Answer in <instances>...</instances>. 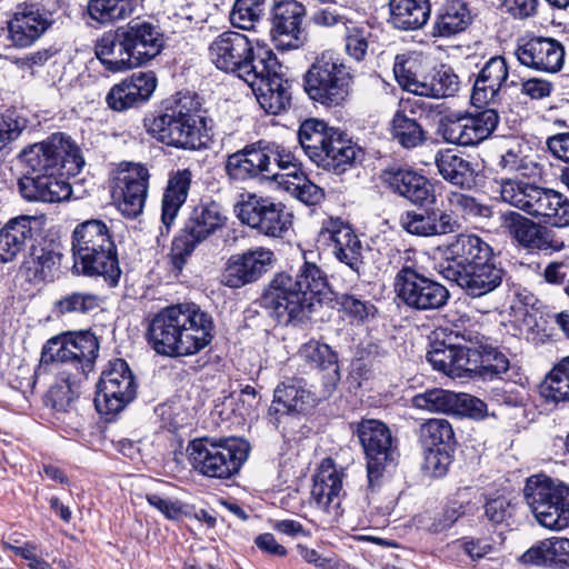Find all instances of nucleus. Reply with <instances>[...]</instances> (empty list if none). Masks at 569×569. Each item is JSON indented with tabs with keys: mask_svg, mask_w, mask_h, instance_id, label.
I'll return each mask as SVG.
<instances>
[{
	"mask_svg": "<svg viewBox=\"0 0 569 569\" xmlns=\"http://www.w3.org/2000/svg\"><path fill=\"white\" fill-rule=\"evenodd\" d=\"M439 272L473 298L495 291L505 276L492 248L480 237L467 233L456 236L445 247Z\"/></svg>",
	"mask_w": 569,
	"mask_h": 569,
	"instance_id": "obj_1",
	"label": "nucleus"
},
{
	"mask_svg": "<svg viewBox=\"0 0 569 569\" xmlns=\"http://www.w3.org/2000/svg\"><path fill=\"white\" fill-rule=\"evenodd\" d=\"M212 318L196 305L166 307L149 322L147 337L151 348L162 356L182 357L199 352L212 340Z\"/></svg>",
	"mask_w": 569,
	"mask_h": 569,
	"instance_id": "obj_2",
	"label": "nucleus"
},
{
	"mask_svg": "<svg viewBox=\"0 0 569 569\" xmlns=\"http://www.w3.org/2000/svg\"><path fill=\"white\" fill-rule=\"evenodd\" d=\"M200 107L196 96H180L171 108L147 123L148 132L158 141L174 148H204L208 133Z\"/></svg>",
	"mask_w": 569,
	"mask_h": 569,
	"instance_id": "obj_3",
	"label": "nucleus"
},
{
	"mask_svg": "<svg viewBox=\"0 0 569 569\" xmlns=\"http://www.w3.org/2000/svg\"><path fill=\"white\" fill-rule=\"evenodd\" d=\"M499 192L503 202L540 222L556 228L569 226V200L553 189L520 180L502 179L499 182Z\"/></svg>",
	"mask_w": 569,
	"mask_h": 569,
	"instance_id": "obj_4",
	"label": "nucleus"
},
{
	"mask_svg": "<svg viewBox=\"0 0 569 569\" xmlns=\"http://www.w3.org/2000/svg\"><path fill=\"white\" fill-rule=\"evenodd\" d=\"M250 446L241 438L193 439L187 446V457L199 473L217 479L237 475L248 459Z\"/></svg>",
	"mask_w": 569,
	"mask_h": 569,
	"instance_id": "obj_5",
	"label": "nucleus"
},
{
	"mask_svg": "<svg viewBox=\"0 0 569 569\" xmlns=\"http://www.w3.org/2000/svg\"><path fill=\"white\" fill-rule=\"evenodd\" d=\"M99 341L90 331H70L49 339L42 348L41 365H60L61 373H72L83 380L92 371Z\"/></svg>",
	"mask_w": 569,
	"mask_h": 569,
	"instance_id": "obj_6",
	"label": "nucleus"
},
{
	"mask_svg": "<svg viewBox=\"0 0 569 569\" xmlns=\"http://www.w3.org/2000/svg\"><path fill=\"white\" fill-rule=\"evenodd\" d=\"M525 499L536 520L550 530L569 527V486L545 475L528 478Z\"/></svg>",
	"mask_w": 569,
	"mask_h": 569,
	"instance_id": "obj_7",
	"label": "nucleus"
},
{
	"mask_svg": "<svg viewBox=\"0 0 569 569\" xmlns=\"http://www.w3.org/2000/svg\"><path fill=\"white\" fill-rule=\"evenodd\" d=\"M352 76L339 53L325 50L305 76V90L316 102L339 106L349 94Z\"/></svg>",
	"mask_w": 569,
	"mask_h": 569,
	"instance_id": "obj_8",
	"label": "nucleus"
},
{
	"mask_svg": "<svg viewBox=\"0 0 569 569\" xmlns=\"http://www.w3.org/2000/svg\"><path fill=\"white\" fill-rule=\"evenodd\" d=\"M21 161L33 174H78L84 166V158L74 141L62 132L52 133L46 140L24 149Z\"/></svg>",
	"mask_w": 569,
	"mask_h": 569,
	"instance_id": "obj_9",
	"label": "nucleus"
},
{
	"mask_svg": "<svg viewBox=\"0 0 569 569\" xmlns=\"http://www.w3.org/2000/svg\"><path fill=\"white\" fill-rule=\"evenodd\" d=\"M244 72L246 82L266 112L280 114L290 107V83L284 78L281 63L271 50L264 51V61H258Z\"/></svg>",
	"mask_w": 569,
	"mask_h": 569,
	"instance_id": "obj_10",
	"label": "nucleus"
},
{
	"mask_svg": "<svg viewBox=\"0 0 569 569\" xmlns=\"http://www.w3.org/2000/svg\"><path fill=\"white\" fill-rule=\"evenodd\" d=\"M393 288L405 306L418 311L438 310L447 305L450 297L443 284L425 276L408 261L397 272Z\"/></svg>",
	"mask_w": 569,
	"mask_h": 569,
	"instance_id": "obj_11",
	"label": "nucleus"
},
{
	"mask_svg": "<svg viewBox=\"0 0 569 569\" xmlns=\"http://www.w3.org/2000/svg\"><path fill=\"white\" fill-rule=\"evenodd\" d=\"M357 435L365 451L370 488L379 483L383 473L396 466L398 450L391 431L377 419H363L358 423Z\"/></svg>",
	"mask_w": 569,
	"mask_h": 569,
	"instance_id": "obj_12",
	"label": "nucleus"
},
{
	"mask_svg": "<svg viewBox=\"0 0 569 569\" xmlns=\"http://www.w3.org/2000/svg\"><path fill=\"white\" fill-rule=\"evenodd\" d=\"M306 295L295 287L292 276L278 273L263 292L260 305L279 323H298L309 317L313 307Z\"/></svg>",
	"mask_w": 569,
	"mask_h": 569,
	"instance_id": "obj_13",
	"label": "nucleus"
},
{
	"mask_svg": "<svg viewBox=\"0 0 569 569\" xmlns=\"http://www.w3.org/2000/svg\"><path fill=\"white\" fill-rule=\"evenodd\" d=\"M137 383L128 363L116 359L109 363L97 386L94 406L102 416H114L136 397Z\"/></svg>",
	"mask_w": 569,
	"mask_h": 569,
	"instance_id": "obj_14",
	"label": "nucleus"
},
{
	"mask_svg": "<svg viewBox=\"0 0 569 569\" xmlns=\"http://www.w3.org/2000/svg\"><path fill=\"white\" fill-rule=\"evenodd\" d=\"M237 212L243 224L268 237L281 238L292 224V214L283 203L256 193H248Z\"/></svg>",
	"mask_w": 569,
	"mask_h": 569,
	"instance_id": "obj_15",
	"label": "nucleus"
},
{
	"mask_svg": "<svg viewBox=\"0 0 569 569\" xmlns=\"http://www.w3.org/2000/svg\"><path fill=\"white\" fill-rule=\"evenodd\" d=\"M499 123V114L493 108H488L475 113L448 116L441 122L442 138L460 146H475L496 130Z\"/></svg>",
	"mask_w": 569,
	"mask_h": 569,
	"instance_id": "obj_16",
	"label": "nucleus"
},
{
	"mask_svg": "<svg viewBox=\"0 0 569 569\" xmlns=\"http://www.w3.org/2000/svg\"><path fill=\"white\" fill-rule=\"evenodd\" d=\"M273 141L258 140L228 156L224 164L227 177L234 182L269 178L272 173L270 154Z\"/></svg>",
	"mask_w": 569,
	"mask_h": 569,
	"instance_id": "obj_17",
	"label": "nucleus"
},
{
	"mask_svg": "<svg viewBox=\"0 0 569 569\" xmlns=\"http://www.w3.org/2000/svg\"><path fill=\"white\" fill-rule=\"evenodd\" d=\"M63 0H27L16 7L8 21L9 36H43L56 23Z\"/></svg>",
	"mask_w": 569,
	"mask_h": 569,
	"instance_id": "obj_18",
	"label": "nucleus"
},
{
	"mask_svg": "<svg viewBox=\"0 0 569 569\" xmlns=\"http://www.w3.org/2000/svg\"><path fill=\"white\" fill-rule=\"evenodd\" d=\"M412 403L418 409L456 416L481 419L486 416L487 405L468 393H456L445 389H431L416 395Z\"/></svg>",
	"mask_w": 569,
	"mask_h": 569,
	"instance_id": "obj_19",
	"label": "nucleus"
},
{
	"mask_svg": "<svg viewBox=\"0 0 569 569\" xmlns=\"http://www.w3.org/2000/svg\"><path fill=\"white\" fill-rule=\"evenodd\" d=\"M149 170L140 163H129L119 170L114 197L118 208L128 218L138 217L144 207L149 186Z\"/></svg>",
	"mask_w": 569,
	"mask_h": 569,
	"instance_id": "obj_20",
	"label": "nucleus"
},
{
	"mask_svg": "<svg viewBox=\"0 0 569 569\" xmlns=\"http://www.w3.org/2000/svg\"><path fill=\"white\" fill-rule=\"evenodd\" d=\"M319 237L332 242L335 257L358 278L365 273L363 246L350 226L339 219H329L323 223Z\"/></svg>",
	"mask_w": 569,
	"mask_h": 569,
	"instance_id": "obj_21",
	"label": "nucleus"
},
{
	"mask_svg": "<svg viewBox=\"0 0 569 569\" xmlns=\"http://www.w3.org/2000/svg\"><path fill=\"white\" fill-rule=\"evenodd\" d=\"M400 227L416 237H439L457 232L461 223L452 211L440 208L407 210L400 214Z\"/></svg>",
	"mask_w": 569,
	"mask_h": 569,
	"instance_id": "obj_22",
	"label": "nucleus"
},
{
	"mask_svg": "<svg viewBox=\"0 0 569 569\" xmlns=\"http://www.w3.org/2000/svg\"><path fill=\"white\" fill-rule=\"evenodd\" d=\"M272 260L273 252L263 247L232 254L226 263L221 281L229 288H241L252 283L267 272Z\"/></svg>",
	"mask_w": 569,
	"mask_h": 569,
	"instance_id": "obj_23",
	"label": "nucleus"
},
{
	"mask_svg": "<svg viewBox=\"0 0 569 569\" xmlns=\"http://www.w3.org/2000/svg\"><path fill=\"white\" fill-rule=\"evenodd\" d=\"M264 51L253 56L249 38H219L210 46L211 59L217 68L236 72L244 82V70L251 69L258 61H264Z\"/></svg>",
	"mask_w": 569,
	"mask_h": 569,
	"instance_id": "obj_24",
	"label": "nucleus"
},
{
	"mask_svg": "<svg viewBox=\"0 0 569 569\" xmlns=\"http://www.w3.org/2000/svg\"><path fill=\"white\" fill-rule=\"evenodd\" d=\"M400 86L417 96L430 98L452 97L459 90L458 76L446 66L435 69L431 73L418 77L409 70L396 71Z\"/></svg>",
	"mask_w": 569,
	"mask_h": 569,
	"instance_id": "obj_25",
	"label": "nucleus"
},
{
	"mask_svg": "<svg viewBox=\"0 0 569 569\" xmlns=\"http://www.w3.org/2000/svg\"><path fill=\"white\" fill-rule=\"evenodd\" d=\"M502 226L520 246L527 249L558 251L563 247L551 230L518 212L503 213Z\"/></svg>",
	"mask_w": 569,
	"mask_h": 569,
	"instance_id": "obj_26",
	"label": "nucleus"
},
{
	"mask_svg": "<svg viewBox=\"0 0 569 569\" xmlns=\"http://www.w3.org/2000/svg\"><path fill=\"white\" fill-rule=\"evenodd\" d=\"M382 179L393 192L416 206L433 204L436 201L431 182L410 168H388L382 172Z\"/></svg>",
	"mask_w": 569,
	"mask_h": 569,
	"instance_id": "obj_27",
	"label": "nucleus"
},
{
	"mask_svg": "<svg viewBox=\"0 0 569 569\" xmlns=\"http://www.w3.org/2000/svg\"><path fill=\"white\" fill-rule=\"evenodd\" d=\"M18 188L27 201L58 203L70 198L72 189L62 172L23 176Z\"/></svg>",
	"mask_w": 569,
	"mask_h": 569,
	"instance_id": "obj_28",
	"label": "nucleus"
},
{
	"mask_svg": "<svg viewBox=\"0 0 569 569\" xmlns=\"http://www.w3.org/2000/svg\"><path fill=\"white\" fill-rule=\"evenodd\" d=\"M157 87L153 72H137L114 84L106 97L109 108L124 111L149 100Z\"/></svg>",
	"mask_w": 569,
	"mask_h": 569,
	"instance_id": "obj_29",
	"label": "nucleus"
},
{
	"mask_svg": "<svg viewBox=\"0 0 569 569\" xmlns=\"http://www.w3.org/2000/svg\"><path fill=\"white\" fill-rule=\"evenodd\" d=\"M519 62L546 72H557L563 63L565 50L553 38H529L516 50Z\"/></svg>",
	"mask_w": 569,
	"mask_h": 569,
	"instance_id": "obj_30",
	"label": "nucleus"
},
{
	"mask_svg": "<svg viewBox=\"0 0 569 569\" xmlns=\"http://www.w3.org/2000/svg\"><path fill=\"white\" fill-rule=\"evenodd\" d=\"M470 355L471 350H466L460 342L447 337L431 343L427 360L433 369L452 378H462L470 376Z\"/></svg>",
	"mask_w": 569,
	"mask_h": 569,
	"instance_id": "obj_31",
	"label": "nucleus"
},
{
	"mask_svg": "<svg viewBox=\"0 0 569 569\" xmlns=\"http://www.w3.org/2000/svg\"><path fill=\"white\" fill-rule=\"evenodd\" d=\"M509 76L503 57H491L480 70L471 93L476 107L496 104L501 100V91Z\"/></svg>",
	"mask_w": 569,
	"mask_h": 569,
	"instance_id": "obj_32",
	"label": "nucleus"
},
{
	"mask_svg": "<svg viewBox=\"0 0 569 569\" xmlns=\"http://www.w3.org/2000/svg\"><path fill=\"white\" fill-rule=\"evenodd\" d=\"M39 220L32 216H19L10 219L0 229V261L10 262L38 232Z\"/></svg>",
	"mask_w": 569,
	"mask_h": 569,
	"instance_id": "obj_33",
	"label": "nucleus"
},
{
	"mask_svg": "<svg viewBox=\"0 0 569 569\" xmlns=\"http://www.w3.org/2000/svg\"><path fill=\"white\" fill-rule=\"evenodd\" d=\"M88 257L77 256L74 258L73 269L76 272L91 277H103L111 286H116L121 269L113 241H110L109 246L94 247V251L88 250Z\"/></svg>",
	"mask_w": 569,
	"mask_h": 569,
	"instance_id": "obj_34",
	"label": "nucleus"
},
{
	"mask_svg": "<svg viewBox=\"0 0 569 569\" xmlns=\"http://www.w3.org/2000/svg\"><path fill=\"white\" fill-rule=\"evenodd\" d=\"M62 254L50 246L32 247L21 266V273L33 284L51 282L58 276Z\"/></svg>",
	"mask_w": 569,
	"mask_h": 569,
	"instance_id": "obj_35",
	"label": "nucleus"
},
{
	"mask_svg": "<svg viewBox=\"0 0 569 569\" xmlns=\"http://www.w3.org/2000/svg\"><path fill=\"white\" fill-rule=\"evenodd\" d=\"M315 398L306 383L299 379H290L277 386L270 415L300 413L313 406Z\"/></svg>",
	"mask_w": 569,
	"mask_h": 569,
	"instance_id": "obj_36",
	"label": "nucleus"
},
{
	"mask_svg": "<svg viewBox=\"0 0 569 569\" xmlns=\"http://www.w3.org/2000/svg\"><path fill=\"white\" fill-rule=\"evenodd\" d=\"M360 154L361 149L345 133L337 130L316 164L339 174L351 168Z\"/></svg>",
	"mask_w": 569,
	"mask_h": 569,
	"instance_id": "obj_37",
	"label": "nucleus"
},
{
	"mask_svg": "<svg viewBox=\"0 0 569 569\" xmlns=\"http://www.w3.org/2000/svg\"><path fill=\"white\" fill-rule=\"evenodd\" d=\"M343 473L339 471L331 459H325L315 477L311 495L317 505L325 509H336L340 505Z\"/></svg>",
	"mask_w": 569,
	"mask_h": 569,
	"instance_id": "obj_38",
	"label": "nucleus"
},
{
	"mask_svg": "<svg viewBox=\"0 0 569 569\" xmlns=\"http://www.w3.org/2000/svg\"><path fill=\"white\" fill-rule=\"evenodd\" d=\"M306 7L297 0L274 1L270 10V36H299L305 31Z\"/></svg>",
	"mask_w": 569,
	"mask_h": 569,
	"instance_id": "obj_39",
	"label": "nucleus"
},
{
	"mask_svg": "<svg viewBox=\"0 0 569 569\" xmlns=\"http://www.w3.org/2000/svg\"><path fill=\"white\" fill-rule=\"evenodd\" d=\"M227 217L221 206L214 201H206L197 204L186 223V231L194 242H201L209 236L221 229Z\"/></svg>",
	"mask_w": 569,
	"mask_h": 569,
	"instance_id": "obj_40",
	"label": "nucleus"
},
{
	"mask_svg": "<svg viewBox=\"0 0 569 569\" xmlns=\"http://www.w3.org/2000/svg\"><path fill=\"white\" fill-rule=\"evenodd\" d=\"M469 4L462 0H446L438 9L431 36H456L472 22Z\"/></svg>",
	"mask_w": 569,
	"mask_h": 569,
	"instance_id": "obj_41",
	"label": "nucleus"
},
{
	"mask_svg": "<svg viewBox=\"0 0 569 569\" xmlns=\"http://www.w3.org/2000/svg\"><path fill=\"white\" fill-rule=\"evenodd\" d=\"M389 22L398 30L415 31L429 20L431 4L429 0H389Z\"/></svg>",
	"mask_w": 569,
	"mask_h": 569,
	"instance_id": "obj_42",
	"label": "nucleus"
},
{
	"mask_svg": "<svg viewBox=\"0 0 569 569\" xmlns=\"http://www.w3.org/2000/svg\"><path fill=\"white\" fill-rule=\"evenodd\" d=\"M191 180L192 172L190 169H179L169 176L168 184L162 198L161 214V221L167 231L174 221L180 208L187 200Z\"/></svg>",
	"mask_w": 569,
	"mask_h": 569,
	"instance_id": "obj_43",
	"label": "nucleus"
},
{
	"mask_svg": "<svg viewBox=\"0 0 569 569\" xmlns=\"http://www.w3.org/2000/svg\"><path fill=\"white\" fill-rule=\"evenodd\" d=\"M436 166L440 176L452 184L471 188L476 183L478 163L450 150L439 152Z\"/></svg>",
	"mask_w": 569,
	"mask_h": 569,
	"instance_id": "obj_44",
	"label": "nucleus"
},
{
	"mask_svg": "<svg viewBox=\"0 0 569 569\" xmlns=\"http://www.w3.org/2000/svg\"><path fill=\"white\" fill-rule=\"evenodd\" d=\"M472 365H470V376H478L485 380L499 378L510 368V361L507 356L498 350L491 341L482 346V349H471Z\"/></svg>",
	"mask_w": 569,
	"mask_h": 569,
	"instance_id": "obj_45",
	"label": "nucleus"
},
{
	"mask_svg": "<svg viewBox=\"0 0 569 569\" xmlns=\"http://www.w3.org/2000/svg\"><path fill=\"white\" fill-rule=\"evenodd\" d=\"M112 241L107 224L98 219L83 221L72 231V252L77 256L88 257V250L94 251V247L109 246Z\"/></svg>",
	"mask_w": 569,
	"mask_h": 569,
	"instance_id": "obj_46",
	"label": "nucleus"
},
{
	"mask_svg": "<svg viewBox=\"0 0 569 569\" xmlns=\"http://www.w3.org/2000/svg\"><path fill=\"white\" fill-rule=\"evenodd\" d=\"M337 130L318 119H307L300 124L298 141L313 163L317 162Z\"/></svg>",
	"mask_w": 569,
	"mask_h": 569,
	"instance_id": "obj_47",
	"label": "nucleus"
},
{
	"mask_svg": "<svg viewBox=\"0 0 569 569\" xmlns=\"http://www.w3.org/2000/svg\"><path fill=\"white\" fill-rule=\"evenodd\" d=\"M522 559L535 565L569 567V539L552 537L527 550Z\"/></svg>",
	"mask_w": 569,
	"mask_h": 569,
	"instance_id": "obj_48",
	"label": "nucleus"
},
{
	"mask_svg": "<svg viewBox=\"0 0 569 569\" xmlns=\"http://www.w3.org/2000/svg\"><path fill=\"white\" fill-rule=\"evenodd\" d=\"M133 0H89L88 14L100 26L113 24L129 18L134 11Z\"/></svg>",
	"mask_w": 569,
	"mask_h": 569,
	"instance_id": "obj_49",
	"label": "nucleus"
},
{
	"mask_svg": "<svg viewBox=\"0 0 569 569\" xmlns=\"http://www.w3.org/2000/svg\"><path fill=\"white\" fill-rule=\"evenodd\" d=\"M266 0H236L230 12L231 24L240 30L257 31V24L263 20Z\"/></svg>",
	"mask_w": 569,
	"mask_h": 569,
	"instance_id": "obj_50",
	"label": "nucleus"
},
{
	"mask_svg": "<svg viewBox=\"0 0 569 569\" xmlns=\"http://www.w3.org/2000/svg\"><path fill=\"white\" fill-rule=\"evenodd\" d=\"M541 395L550 401H569V356L562 358L541 386Z\"/></svg>",
	"mask_w": 569,
	"mask_h": 569,
	"instance_id": "obj_51",
	"label": "nucleus"
},
{
	"mask_svg": "<svg viewBox=\"0 0 569 569\" xmlns=\"http://www.w3.org/2000/svg\"><path fill=\"white\" fill-rule=\"evenodd\" d=\"M295 287L305 291L313 306L315 301L319 302L317 296L323 293L328 286L325 272L315 263L305 258L303 263L299 267L293 277Z\"/></svg>",
	"mask_w": 569,
	"mask_h": 569,
	"instance_id": "obj_52",
	"label": "nucleus"
},
{
	"mask_svg": "<svg viewBox=\"0 0 569 569\" xmlns=\"http://www.w3.org/2000/svg\"><path fill=\"white\" fill-rule=\"evenodd\" d=\"M453 429L446 419H429L420 427V440L425 449H451Z\"/></svg>",
	"mask_w": 569,
	"mask_h": 569,
	"instance_id": "obj_53",
	"label": "nucleus"
},
{
	"mask_svg": "<svg viewBox=\"0 0 569 569\" xmlns=\"http://www.w3.org/2000/svg\"><path fill=\"white\" fill-rule=\"evenodd\" d=\"M66 378L50 388L46 403L57 412H69L77 398V389L82 380H76L74 375L64 373Z\"/></svg>",
	"mask_w": 569,
	"mask_h": 569,
	"instance_id": "obj_54",
	"label": "nucleus"
},
{
	"mask_svg": "<svg viewBox=\"0 0 569 569\" xmlns=\"http://www.w3.org/2000/svg\"><path fill=\"white\" fill-rule=\"evenodd\" d=\"M391 131L393 139L407 149L415 148L426 140V132L421 126L402 111H398L393 116Z\"/></svg>",
	"mask_w": 569,
	"mask_h": 569,
	"instance_id": "obj_55",
	"label": "nucleus"
},
{
	"mask_svg": "<svg viewBox=\"0 0 569 569\" xmlns=\"http://www.w3.org/2000/svg\"><path fill=\"white\" fill-rule=\"evenodd\" d=\"M499 166L507 172H515L521 177L530 178L539 174L538 164L523 153L521 144L517 143L501 154Z\"/></svg>",
	"mask_w": 569,
	"mask_h": 569,
	"instance_id": "obj_56",
	"label": "nucleus"
},
{
	"mask_svg": "<svg viewBox=\"0 0 569 569\" xmlns=\"http://www.w3.org/2000/svg\"><path fill=\"white\" fill-rule=\"evenodd\" d=\"M280 187L308 206L319 203L325 197L323 190L311 182L303 172L295 176L293 180L281 178Z\"/></svg>",
	"mask_w": 569,
	"mask_h": 569,
	"instance_id": "obj_57",
	"label": "nucleus"
},
{
	"mask_svg": "<svg viewBox=\"0 0 569 569\" xmlns=\"http://www.w3.org/2000/svg\"><path fill=\"white\" fill-rule=\"evenodd\" d=\"M299 356L311 367L322 370L332 369L338 373L337 355L328 345L316 340L308 341L299 349Z\"/></svg>",
	"mask_w": 569,
	"mask_h": 569,
	"instance_id": "obj_58",
	"label": "nucleus"
},
{
	"mask_svg": "<svg viewBox=\"0 0 569 569\" xmlns=\"http://www.w3.org/2000/svg\"><path fill=\"white\" fill-rule=\"evenodd\" d=\"M273 148L276 150H272L273 154H270L272 173H269V178H272L280 186L281 178L293 180L295 176L302 173L295 156L290 151L277 142H273Z\"/></svg>",
	"mask_w": 569,
	"mask_h": 569,
	"instance_id": "obj_59",
	"label": "nucleus"
},
{
	"mask_svg": "<svg viewBox=\"0 0 569 569\" xmlns=\"http://www.w3.org/2000/svg\"><path fill=\"white\" fill-rule=\"evenodd\" d=\"M100 305L98 296L89 292H73L63 296L54 302V312L66 315L71 312L86 313Z\"/></svg>",
	"mask_w": 569,
	"mask_h": 569,
	"instance_id": "obj_60",
	"label": "nucleus"
},
{
	"mask_svg": "<svg viewBox=\"0 0 569 569\" xmlns=\"http://www.w3.org/2000/svg\"><path fill=\"white\" fill-rule=\"evenodd\" d=\"M131 50L132 68L138 67L160 53L163 38H123Z\"/></svg>",
	"mask_w": 569,
	"mask_h": 569,
	"instance_id": "obj_61",
	"label": "nucleus"
},
{
	"mask_svg": "<svg viewBox=\"0 0 569 569\" xmlns=\"http://www.w3.org/2000/svg\"><path fill=\"white\" fill-rule=\"evenodd\" d=\"M27 126L24 118L8 111L0 114V148L3 149L16 141Z\"/></svg>",
	"mask_w": 569,
	"mask_h": 569,
	"instance_id": "obj_62",
	"label": "nucleus"
},
{
	"mask_svg": "<svg viewBox=\"0 0 569 569\" xmlns=\"http://www.w3.org/2000/svg\"><path fill=\"white\" fill-rule=\"evenodd\" d=\"M480 326L478 323H470L466 326L463 322L461 326H455V329L450 331L448 337L452 340L461 339L470 346H462L466 350L482 349L483 345H487L490 339L480 332Z\"/></svg>",
	"mask_w": 569,
	"mask_h": 569,
	"instance_id": "obj_63",
	"label": "nucleus"
},
{
	"mask_svg": "<svg viewBox=\"0 0 569 569\" xmlns=\"http://www.w3.org/2000/svg\"><path fill=\"white\" fill-rule=\"evenodd\" d=\"M450 463V449H446V447L426 449L423 467L432 477H442L446 475Z\"/></svg>",
	"mask_w": 569,
	"mask_h": 569,
	"instance_id": "obj_64",
	"label": "nucleus"
}]
</instances>
